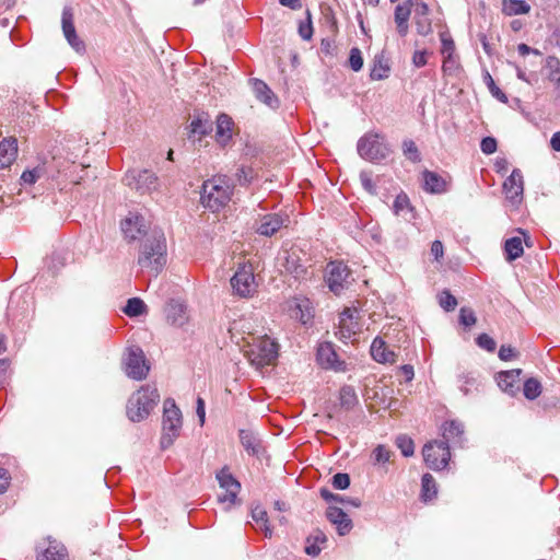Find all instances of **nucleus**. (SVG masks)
<instances>
[{
    "instance_id": "nucleus-1",
    "label": "nucleus",
    "mask_w": 560,
    "mask_h": 560,
    "mask_svg": "<svg viewBox=\"0 0 560 560\" xmlns=\"http://www.w3.org/2000/svg\"><path fill=\"white\" fill-rule=\"evenodd\" d=\"M167 262V247L164 233L161 230H152L142 241L139 248L137 264L151 276L158 275Z\"/></svg>"
},
{
    "instance_id": "nucleus-2",
    "label": "nucleus",
    "mask_w": 560,
    "mask_h": 560,
    "mask_svg": "<svg viewBox=\"0 0 560 560\" xmlns=\"http://www.w3.org/2000/svg\"><path fill=\"white\" fill-rule=\"evenodd\" d=\"M233 191L234 185L228 176H213L203 182L200 201L205 208L215 212L229 205Z\"/></svg>"
},
{
    "instance_id": "nucleus-3",
    "label": "nucleus",
    "mask_w": 560,
    "mask_h": 560,
    "mask_svg": "<svg viewBox=\"0 0 560 560\" xmlns=\"http://www.w3.org/2000/svg\"><path fill=\"white\" fill-rule=\"evenodd\" d=\"M159 401L160 394L155 386H142L128 399L127 416L132 422H140L151 413Z\"/></svg>"
},
{
    "instance_id": "nucleus-4",
    "label": "nucleus",
    "mask_w": 560,
    "mask_h": 560,
    "mask_svg": "<svg viewBox=\"0 0 560 560\" xmlns=\"http://www.w3.org/2000/svg\"><path fill=\"white\" fill-rule=\"evenodd\" d=\"M279 345L268 336L253 338L248 342L245 355L256 369L273 364L278 359Z\"/></svg>"
},
{
    "instance_id": "nucleus-5",
    "label": "nucleus",
    "mask_w": 560,
    "mask_h": 560,
    "mask_svg": "<svg viewBox=\"0 0 560 560\" xmlns=\"http://www.w3.org/2000/svg\"><path fill=\"white\" fill-rule=\"evenodd\" d=\"M162 429L161 447L165 450L174 443L182 429V412L174 399L168 398L164 401Z\"/></svg>"
},
{
    "instance_id": "nucleus-6",
    "label": "nucleus",
    "mask_w": 560,
    "mask_h": 560,
    "mask_svg": "<svg viewBox=\"0 0 560 560\" xmlns=\"http://www.w3.org/2000/svg\"><path fill=\"white\" fill-rule=\"evenodd\" d=\"M359 155L370 162L376 163L387 159L392 152L389 145L378 133H366L358 141Z\"/></svg>"
},
{
    "instance_id": "nucleus-7",
    "label": "nucleus",
    "mask_w": 560,
    "mask_h": 560,
    "mask_svg": "<svg viewBox=\"0 0 560 560\" xmlns=\"http://www.w3.org/2000/svg\"><path fill=\"white\" fill-rule=\"evenodd\" d=\"M422 454L427 466L433 470L444 469L451 458L450 445L442 440H435L424 444Z\"/></svg>"
},
{
    "instance_id": "nucleus-8",
    "label": "nucleus",
    "mask_w": 560,
    "mask_h": 560,
    "mask_svg": "<svg viewBox=\"0 0 560 560\" xmlns=\"http://www.w3.org/2000/svg\"><path fill=\"white\" fill-rule=\"evenodd\" d=\"M124 364L126 374L137 381L145 378L150 371L143 350L139 346H131L127 349Z\"/></svg>"
},
{
    "instance_id": "nucleus-9",
    "label": "nucleus",
    "mask_w": 560,
    "mask_h": 560,
    "mask_svg": "<svg viewBox=\"0 0 560 560\" xmlns=\"http://www.w3.org/2000/svg\"><path fill=\"white\" fill-rule=\"evenodd\" d=\"M124 182L140 194L152 192L159 187V177L150 170H131L125 174Z\"/></svg>"
},
{
    "instance_id": "nucleus-10",
    "label": "nucleus",
    "mask_w": 560,
    "mask_h": 560,
    "mask_svg": "<svg viewBox=\"0 0 560 560\" xmlns=\"http://www.w3.org/2000/svg\"><path fill=\"white\" fill-rule=\"evenodd\" d=\"M231 285L235 293L242 298L252 296L256 292V282L250 265H242L231 279Z\"/></svg>"
},
{
    "instance_id": "nucleus-11",
    "label": "nucleus",
    "mask_w": 560,
    "mask_h": 560,
    "mask_svg": "<svg viewBox=\"0 0 560 560\" xmlns=\"http://www.w3.org/2000/svg\"><path fill=\"white\" fill-rule=\"evenodd\" d=\"M316 361L318 365L325 370H331L334 372L347 371V363L339 359L335 346L328 341L318 345Z\"/></svg>"
},
{
    "instance_id": "nucleus-12",
    "label": "nucleus",
    "mask_w": 560,
    "mask_h": 560,
    "mask_svg": "<svg viewBox=\"0 0 560 560\" xmlns=\"http://www.w3.org/2000/svg\"><path fill=\"white\" fill-rule=\"evenodd\" d=\"M217 479L220 487L225 491L219 495V502L232 505L235 503L241 490V483L232 476L228 467H223L218 474Z\"/></svg>"
},
{
    "instance_id": "nucleus-13",
    "label": "nucleus",
    "mask_w": 560,
    "mask_h": 560,
    "mask_svg": "<svg viewBox=\"0 0 560 560\" xmlns=\"http://www.w3.org/2000/svg\"><path fill=\"white\" fill-rule=\"evenodd\" d=\"M290 222L289 217L282 213H268L259 218L255 231L262 236H272Z\"/></svg>"
},
{
    "instance_id": "nucleus-14",
    "label": "nucleus",
    "mask_w": 560,
    "mask_h": 560,
    "mask_svg": "<svg viewBox=\"0 0 560 560\" xmlns=\"http://www.w3.org/2000/svg\"><path fill=\"white\" fill-rule=\"evenodd\" d=\"M503 191L506 199L514 206L522 202L524 191V180L522 172L518 168H514L511 175L503 183Z\"/></svg>"
},
{
    "instance_id": "nucleus-15",
    "label": "nucleus",
    "mask_w": 560,
    "mask_h": 560,
    "mask_svg": "<svg viewBox=\"0 0 560 560\" xmlns=\"http://www.w3.org/2000/svg\"><path fill=\"white\" fill-rule=\"evenodd\" d=\"M62 32L69 45L77 51L85 50L84 43L79 38L73 24V12L70 7H65L61 16Z\"/></svg>"
},
{
    "instance_id": "nucleus-16",
    "label": "nucleus",
    "mask_w": 560,
    "mask_h": 560,
    "mask_svg": "<svg viewBox=\"0 0 560 560\" xmlns=\"http://www.w3.org/2000/svg\"><path fill=\"white\" fill-rule=\"evenodd\" d=\"M350 271L342 262H330L327 267V284L335 294H339L347 282Z\"/></svg>"
},
{
    "instance_id": "nucleus-17",
    "label": "nucleus",
    "mask_w": 560,
    "mask_h": 560,
    "mask_svg": "<svg viewBox=\"0 0 560 560\" xmlns=\"http://www.w3.org/2000/svg\"><path fill=\"white\" fill-rule=\"evenodd\" d=\"M121 231L127 238L132 241L139 238L141 235H145L147 225L144 218L137 213H130L121 222Z\"/></svg>"
},
{
    "instance_id": "nucleus-18",
    "label": "nucleus",
    "mask_w": 560,
    "mask_h": 560,
    "mask_svg": "<svg viewBox=\"0 0 560 560\" xmlns=\"http://www.w3.org/2000/svg\"><path fill=\"white\" fill-rule=\"evenodd\" d=\"M413 2L415 23L418 34L425 36L432 31L431 20L429 19V7L422 0H409Z\"/></svg>"
},
{
    "instance_id": "nucleus-19",
    "label": "nucleus",
    "mask_w": 560,
    "mask_h": 560,
    "mask_svg": "<svg viewBox=\"0 0 560 560\" xmlns=\"http://www.w3.org/2000/svg\"><path fill=\"white\" fill-rule=\"evenodd\" d=\"M252 89L255 94V97L267 105L268 107L275 109L279 106V98L272 92V90L260 79H252L250 80Z\"/></svg>"
},
{
    "instance_id": "nucleus-20",
    "label": "nucleus",
    "mask_w": 560,
    "mask_h": 560,
    "mask_svg": "<svg viewBox=\"0 0 560 560\" xmlns=\"http://www.w3.org/2000/svg\"><path fill=\"white\" fill-rule=\"evenodd\" d=\"M326 517L336 526L340 536L347 535L352 529L351 518L338 506H329L326 511Z\"/></svg>"
},
{
    "instance_id": "nucleus-21",
    "label": "nucleus",
    "mask_w": 560,
    "mask_h": 560,
    "mask_svg": "<svg viewBox=\"0 0 560 560\" xmlns=\"http://www.w3.org/2000/svg\"><path fill=\"white\" fill-rule=\"evenodd\" d=\"M413 8V2H409V0L404 1L401 4H398L395 8L394 20L397 26V32L401 37H405L409 31V18L411 14V10Z\"/></svg>"
},
{
    "instance_id": "nucleus-22",
    "label": "nucleus",
    "mask_w": 560,
    "mask_h": 560,
    "mask_svg": "<svg viewBox=\"0 0 560 560\" xmlns=\"http://www.w3.org/2000/svg\"><path fill=\"white\" fill-rule=\"evenodd\" d=\"M371 355L378 363H394L396 361V353L389 349L381 337L373 340Z\"/></svg>"
},
{
    "instance_id": "nucleus-23",
    "label": "nucleus",
    "mask_w": 560,
    "mask_h": 560,
    "mask_svg": "<svg viewBox=\"0 0 560 560\" xmlns=\"http://www.w3.org/2000/svg\"><path fill=\"white\" fill-rule=\"evenodd\" d=\"M167 322L176 327H182L188 320L187 307L185 304L172 301L165 310Z\"/></svg>"
},
{
    "instance_id": "nucleus-24",
    "label": "nucleus",
    "mask_w": 560,
    "mask_h": 560,
    "mask_svg": "<svg viewBox=\"0 0 560 560\" xmlns=\"http://www.w3.org/2000/svg\"><path fill=\"white\" fill-rule=\"evenodd\" d=\"M423 188L431 194H443L447 190L446 180L438 173L425 170L422 173Z\"/></svg>"
},
{
    "instance_id": "nucleus-25",
    "label": "nucleus",
    "mask_w": 560,
    "mask_h": 560,
    "mask_svg": "<svg viewBox=\"0 0 560 560\" xmlns=\"http://www.w3.org/2000/svg\"><path fill=\"white\" fill-rule=\"evenodd\" d=\"M18 154V143L15 139H3L0 142V168L9 167Z\"/></svg>"
},
{
    "instance_id": "nucleus-26",
    "label": "nucleus",
    "mask_w": 560,
    "mask_h": 560,
    "mask_svg": "<svg viewBox=\"0 0 560 560\" xmlns=\"http://www.w3.org/2000/svg\"><path fill=\"white\" fill-rule=\"evenodd\" d=\"M464 434V427L460 422L452 420L443 424V440L448 445L450 443L462 444Z\"/></svg>"
},
{
    "instance_id": "nucleus-27",
    "label": "nucleus",
    "mask_w": 560,
    "mask_h": 560,
    "mask_svg": "<svg viewBox=\"0 0 560 560\" xmlns=\"http://www.w3.org/2000/svg\"><path fill=\"white\" fill-rule=\"evenodd\" d=\"M232 126L233 121L228 115L221 114L218 116L215 138L217 141L222 145H225L231 139Z\"/></svg>"
},
{
    "instance_id": "nucleus-28",
    "label": "nucleus",
    "mask_w": 560,
    "mask_h": 560,
    "mask_svg": "<svg viewBox=\"0 0 560 560\" xmlns=\"http://www.w3.org/2000/svg\"><path fill=\"white\" fill-rule=\"evenodd\" d=\"M38 560H68V552L63 545L49 541V545L38 555Z\"/></svg>"
},
{
    "instance_id": "nucleus-29",
    "label": "nucleus",
    "mask_w": 560,
    "mask_h": 560,
    "mask_svg": "<svg viewBox=\"0 0 560 560\" xmlns=\"http://www.w3.org/2000/svg\"><path fill=\"white\" fill-rule=\"evenodd\" d=\"M530 5L525 0H503L502 12L508 16L527 14Z\"/></svg>"
},
{
    "instance_id": "nucleus-30",
    "label": "nucleus",
    "mask_w": 560,
    "mask_h": 560,
    "mask_svg": "<svg viewBox=\"0 0 560 560\" xmlns=\"http://www.w3.org/2000/svg\"><path fill=\"white\" fill-rule=\"evenodd\" d=\"M358 395L351 385H343L339 390V404L345 410H351L358 405Z\"/></svg>"
},
{
    "instance_id": "nucleus-31",
    "label": "nucleus",
    "mask_w": 560,
    "mask_h": 560,
    "mask_svg": "<svg viewBox=\"0 0 560 560\" xmlns=\"http://www.w3.org/2000/svg\"><path fill=\"white\" fill-rule=\"evenodd\" d=\"M212 129V122L209 119L208 114H197L190 122V132L192 135L203 136Z\"/></svg>"
},
{
    "instance_id": "nucleus-32",
    "label": "nucleus",
    "mask_w": 560,
    "mask_h": 560,
    "mask_svg": "<svg viewBox=\"0 0 560 560\" xmlns=\"http://www.w3.org/2000/svg\"><path fill=\"white\" fill-rule=\"evenodd\" d=\"M520 370L517 371H508L501 372L498 376V385L505 393L513 395L515 390L518 389V386H515L516 376L520 374Z\"/></svg>"
},
{
    "instance_id": "nucleus-33",
    "label": "nucleus",
    "mask_w": 560,
    "mask_h": 560,
    "mask_svg": "<svg viewBox=\"0 0 560 560\" xmlns=\"http://www.w3.org/2000/svg\"><path fill=\"white\" fill-rule=\"evenodd\" d=\"M504 252L508 261H513L520 258L524 253L521 237L514 236L508 238L504 244Z\"/></svg>"
},
{
    "instance_id": "nucleus-34",
    "label": "nucleus",
    "mask_w": 560,
    "mask_h": 560,
    "mask_svg": "<svg viewBox=\"0 0 560 560\" xmlns=\"http://www.w3.org/2000/svg\"><path fill=\"white\" fill-rule=\"evenodd\" d=\"M319 493H320V497L327 502L334 501V502L341 503L343 505H352L354 508L361 506V500L359 498H347L341 494H335L331 491H329L327 488H322L319 490Z\"/></svg>"
},
{
    "instance_id": "nucleus-35",
    "label": "nucleus",
    "mask_w": 560,
    "mask_h": 560,
    "mask_svg": "<svg viewBox=\"0 0 560 560\" xmlns=\"http://www.w3.org/2000/svg\"><path fill=\"white\" fill-rule=\"evenodd\" d=\"M240 440L243 447L250 455H257L259 452V441L255 434L247 430H240Z\"/></svg>"
},
{
    "instance_id": "nucleus-36",
    "label": "nucleus",
    "mask_w": 560,
    "mask_h": 560,
    "mask_svg": "<svg viewBox=\"0 0 560 560\" xmlns=\"http://www.w3.org/2000/svg\"><path fill=\"white\" fill-rule=\"evenodd\" d=\"M436 493V482L433 476L430 474H424L421 478V497L423 501L432 500Z\"/></svg>"
},
{
    "instance_id": "nucleus-37",
    "label": "nucleus",
    "mask_w": 560,
    "mask_h": 560,
    "mask_svg": "<svg viewBox=\"0 0 560 560\" xmlns=\"http://www.w3.org/2000/svg\"><path fill=\"white\" fill-rule=\"evenodd\" d=\"M252 517L257 524V527L264 532L265 536L271 537L272 530L268 524L267 512L264 509L256 506L252 510Z\"/></svg>"
},
{
    "instance_id": "nucleus-38",
    "label": "nucleus",
    "mask_w": 560,
    "mask_h": 560,
    "mask_svg": "<svg viewBox=\"0 0 560 560\" xmlns=\"http://www.w3.org/2000/svg\"><path fill=\"white\" fill-rule=\"evenodd\" d=\"M523 393L527 399H529V400L536 399L541 394L540 382L534 377L526 380L523 385Z\"/></svg>"
},
{
    "instance_id": "nucleus-39",
    "label": "nucleus",
    "mask_w": 560,
    "mask_h": 560,
    "mask_svg": "<svg viewBox=\"0 0 560 560\" xmlns=\"http://www.w3.org/2000/svg\"><path fill=\"white\" fill-rule=\"evenodd\" d=\"M409 198L406 194H398L393 203V211L396 215H404L406 212L411 211Z\"/></svg>"
},
{
    "instance_id": "nucleus-40",
    "label": "nucleus",
    "mask_w": 560,
    "mask_h": 560,
    "mask_svg": "<svg viewBox=\"0 0 560 560\" xmlns=\"http://www.w3.org/2000/svg\"><path fill=\"white\" fill-rule=\"evenodd\" d=\"M547 67L549 68L548 79L555 83L557 88H560V61L556 57H548Z\"/></svg>"
},
{
    "instance_id": "nucleus-41",
    "label": "nucleus",
    "mask_w": 560,
    "mask_h": 560,
    "mask_svg": "<svg viewBox=\"0 0 560 560\" xmlns=\"http://www.w3.org/2000/svg\"><path fill=\"white\" fill-rule=\"evenodd\" d=\"M145 310V304L139 298H131L127 301L126 306L124 307V312L128 316H139Z\"/></svg>"
},
{
    "instance_id": "nucleus-42",
    "label": "nucleus",
    "mask_w": 560,
    "mask_h": 560,
    "mask_svg": "<svg viewBox=\"0 0 560 560\" xmlns=\"http://www.w3.org/2000/svg\"><path fill=\"white\" fill-rule=\"evenodd\" d=\"M396 446L401 451L405 457L412 456L415 453L413 441L406 435H398L396 438Z\"/></svg>"
},
{
    "instance_id": "nucleus-43",
    "label": "nucleus",
    "mask_w": 560,
    "mask_h": 560,
    "mask_svg": "<svg viewBox=\"0 0 560 560\" xmlns=\"http://www.w3.org/2000/svg\"><path fill=\"white\" fill-rule=\"evenodd\" d=\"M392 452L385 445H377L372 453L373 463L384 465L390 460Z\"/></svg>"
},
{
    "instance_id": "nucleus-44",
    "label": "nucleus",
    "mask_w": 560,
    "mask_h": 560,
    "mask_svg": "<svg viewBox=\"0 0 560 560\" xmlns=\"http://www.w3.org/2000/svg\"><path fill=\"white\" fill-rule=\"evenodd\" d=\"M485 82L491 93V95L493 97H495L497 100H499L500 102L502 103H506L508 102V96L505 95L504 92L501 91V89L494 83L492 77L490 75L489 72H486V75H485Z\"/></svg>"
},
{
    "instance_id": "nucleus-45",
    "label": "nucleus",
    "mask_w": 560,
    "mask_h": 560,
    "mask_svg": "<svg viewBox=\"0 0 560 560\" xmlns=\"http://www.w3.org/2000/svg\"><path fill=\"white\" fill-rule=\"evenodd\" d=\"M389 67L386 62L378 60L374 62L370 77L372 80H384L388 77Z\"/></svg>"
},
{
    "instance_id": "nucleus-46",
    "label": "nucleus",
    "mask_w": 560,
    "mask_h": 560,
    "mask_svg": "<svg viewBox=\"0 0 560 560\" xmlns=\"http://www.w3.org/2000/svg\"><path fill=\"white\" fill-rule=\"evenodd\" d=\"M235 176H236V179L240 185L247 186L254 179L255 172H254L253 167H250V166H241L237 170Z\"/></svg>"
},
{
    "instance_id": "nucleus-47",
    "label": "nucleus",
    "mask_w": 560,
    "mask_h": 560,
    "mask_svg": "<svg viewBox=\"0 0 560 560\" xmlns=\"http://www.w3.org/2000/svg\"><path fill=\"white\" fill-rule=\"evenodd\" d=\"M404 155L411 162L416 163L420 161V153L412 140H405L402 142Z\"/></svg>"
},
{
    "instance_id": "nucleus-48",
    "label": "nucleus",
    "mask_w": 560,
    "mask_h": 560,
    "mask_svg": "<svg viewBox=\"0 0 560 560\" xmlns=\"http://www.w3.org/2000/svg\"><path fill=\"white\" fill-rule=\"evenodd\" d=\"M349 66L355 72L360 71L363 67L362 54L358 47H353L350 50Z\"/></svg>"
},
{
    "instance_id": "nucleus-49",
    "label": "nucleus",
    "mask_w": 560,
    "mask_h": 560,
    "mask_svg": "<svg viewBox=\"0 0 560 560\" xmlns=\"http://www.w3.org/2000/svg\"><path fill=\"white\" fill-rule=\"evenodd\" d=\"M360 182L362 187L371 195H376V186L373 182V175L371 172L362 171L360 173Z\"/></svg>"
},
{
    "instance_id": "nucleus-50",
    "label": "nucleus",
    "mask_w": 560,
    "mask_h": 560,
    "mask_svg": "<svg viewBox=\"0 0 560 560\" xmlns=\"http://www.w3.org/2000/svg\"><path fill=\"white\" fill-rule=\"evenodd\" d=\"M439 303L442 308L445 311H452L457 305V301L453 294H451L448 291H443L439 295Z\"/></svg>"
},
{
    "instance_id": "nucleus-51",
    "label": "nucleus",
    "mask_w": 560,
    "mask_h": 560,
    "mask_svg": "<svg viewBox=\"0 0 560 560\" xmlns=\"http://www.w3.org/2000/svg\"><path fill=\"white\" fill-rule=\"evenodd\" d=\"M459 68L458 61L454 55L444 56L442 70L445 74H454Z\"/></svg>"
},
{
    "instance_id": "nucleus-52",
    "label": "nucleus",
    "mask_w": 560,
    "mask_h": 560,
    "mask_svg": "<svg viewBox=\"0 0 560 560\" xmlns=\"http://www.w3.org/2000/svg\"><path fill=\"white\" fill-rule=\"evenodd\" d=\"M331 485L335 489L345 490L350 486V477L348 474L338 472L332 476Z\"/></svg>"
},
{
    "instance_id": "nucleus-53",
    "label": "nucleus",
    "mask_w": 560,
    "mask_h": 560,
    "mask_svg": "<svg viewBox=\"0 0 560 560\" xmlns=\"http://www.w3.org/2000/svg\"><path fill=\"white\" fill-rule=\"evenodd\" d=\"M476 342L480 348H482L489 352H493L495 350L497 343H495L494 339L492 337H490L488 334L479 335L476 339Z\"/></svg>"
},
{
    "instance_id": "nucleus-54",
    "label": "nucleus",
    "mask_w": 560,
    "mask_h": 560,
    "mask_svg": "<svg viewBox=\"0 0 560 560\" xmlns=\"http://www.w3.org/2000/svg\"><path fill=\"white\" fill-rule=\"evenodd\" d=\"M459 323L465 327H470L476 323V316L472 310L462 307L459 312Z\"/></svg>"
},
{
    "instance_id": "nucleus-55",
    "label": "nucleus",
    "mask_w": 560,
    "mask_h": 560,
    "mask_svg": "<svg viewBox=\"0 0 560 560\" xmlns=\"http://www.w3.org/2000/svg\"><path fill=\"white\" fill-rule=\"evenodd\" d=\"M42 175V168L27 170L22 173L21 179L24 184L33 185Z\"/></svg>"
},
{
    "instance_id": "nucleus-56",
    "label": "nucleus",
    "mask_w": 560,
    "mask_h": 560,
    "mask_svg": "<svg viewBox=\"0 0 560 560\" xmlns=\"http://www.w3.org/2000/svg\"><path fill=\"white\" fill-rule=\"evenodd\" d=\"M480 149L485 154H492L497 151V140L492 137H486L481 140Z\"/></svg>"
},
{
    "instance_id": "nucleus-57",
    "label": "nucleus",
    "mask_w": 560,
    "mask_h": 560,
    "mask_svg": "<svg viewBox=\"0 0 560 560\" xmlns=\"http://www.w3.org/2000/svg\"><path fill=\"white\" fill-rule=\"evenodd\" d=\"M299 34L305 40H308V39L312 38L313 26H312V22H311V18L310 16H308L307 21L300 22Z\"/></svg>"
},
{
    "instance_id": "nucleus-58",
    "label": "nucleus",
    "mask_w": 560,
    "mask_h": 560,
    "mask_svg": "<svg viewBox=\"0 0 560 560\" xmlns=\"http://www.w3.org/2000/svg\"><path fill=\"white\" fill-rule=\"evenodd\" d=\"M339 329L342 338H350L359 329V324H350V322L339 323Z\"/></svg>"
},
{
    "instance_id": "nucleus-59",
    "label": "nucleus",
    "mask_w": 560,
    "mask_h": 560,
    "mask_svg": "<svg viewBox=\"0 0 560 560\" xmlns=\"http://www.w3.org/2000/svg\"><path fill=\"white\" fill-rule=\"evenodd\" d=\"M428 55L427 50H416L412 55V65L416 68L424 67L428 63Z\"/></svg>"
},
{
    "instance_id": "nucleus-60",
    "label": "nucleus",
    "mask_w": 560,
    "mask_h": 560,
    "mask_svg": "<svg viewBox=\"0 0 560 560\" xmlns=\"http://www.w3.org/2000/svg\"><path fill=\"white\" fill-rule=\"evenodd\" d=\"M196 413L199 419V423L202 427L206 421V404L201 397H198L196 400Z\"/></svg>"
},
{
    "instance_id": "nucleus-61",
    "label": "nucleus",
    "mask_w": 560,
    "mask_h": 560,
    "mask_svg": "<svg viewBox=\"0 0 560 560\" xmlns=\"http://www.w3.org/2000/svg\"><path fill=\"white\" fill-rule=\"evenodd\" d=\"M516 355L515 350L511 346H501L499 350V358L502 361H510Z\"/></svg>"
},
{
    "instance_id": "nucleus-62",
    "label": "nucleus",
    "mask_w": 560,
    "mask_h": 560,
    "mask_svg": "<svg viewBox=\"0 0 560 560\" xmlns=\"http://www.w3.org/2000/svg\"><path fill=\"white\" fill-rule=\"evenodd\" d=\"M431 255L435 260H440L444 255V246L441 241H434L431 245Z\"/></svg>"
},
{
    "instance_id": "nucleus-63",
    "label": "nucleus",
    "mask_w": 560,
    "mask_h": 560,
    "mask_svg": "<svg viewBox=\"0 0 560 560\" xmlns=\"http://www.w3.org/2000/svg\"><path fill=\"white\" fill-rule=\"evenodd\" d=\"M455 44L452 38H442V49L441 52L443 56L454 55Z\"/></svg>"
},
{
    "instance_id": "nucleus-64",
    "label": "nucleus",
    "mask_w": 560,
    "mask_h": 560,
    "mask_svg": "<svg viewBox=\"0 0 560 560\" xmlns=\"http://www.w3.org/2000/svg\"><path fill=\"white\" fill-rule=\"evenodd\" d=\"M358 313L355 308H346L339 316V323L350 322V324H358L354 322V315Z\"/></svg>"
}]
</instances>
